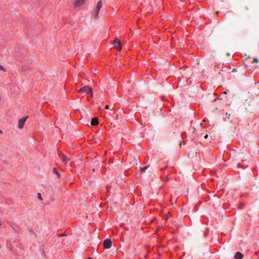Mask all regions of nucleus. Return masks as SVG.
I'll return each instance as SVG.
<instances>
[{
  "instance_id": "10",
  "label": "nucleus",
  "mask_w": 259,
  "mask_h": 259,
  "mask_svg": "<svg viewBox=\"0 0 259 259\" xmlns=\"http://www.w3.org/2000/svg\"><path fill=\"white\" fill-rule=\"evenodd\" d=\"M99 123V120L97 118H93L92 119L91 124L92 125H97Z\"/></svg>"
},
{
  "instance_id": "22",
  "label": "nucleus",
  "mask_w": 259,
  "mask_h": 259,
  "mask_svg": "<svg viewBox=\"0 0 259 259\" xmlns=\"http://www.w3.org/2000/svg\"><path fill=\"white\" fill-rule=\"evenodd\" d=\"M219 12H217V15H218L219 14Z\"/></svg>"
},
{
  "instance_id": "20",
  "label": "nucleus",
  "mask_w": 259,
  "mask_h": 259,
  "mask_svg": "<svg viewBox=\"0 0 259 259\" xmlns=\"http://www.w3.org/2000/svg\"><path fill=\"white\" fill-rule=\"evenodd\" d=\"M167 218H168V216L166 215L165 217V219L166 220Z\"/></svg>"
},
{
  "instance_id": "9",
  "label": "nucleus",
  "mask_w": 259,
  "mask_h": 259,
  "mask_svg": "<svg viewBox=\"0 0 259 259\" xmlns=\"http://www.w3.org/2000/svg\"><path fill=\"white\" fill-rule=\"evenodd\" d=\"M243 257V254L240 252H237L235 255L236 259H242Z\"/></svg>"
},
{
  "instance_id": "1",
  "label": "nucleus",
  "mask_w": 259,
  "mask_h": 259,
  "mask_svg": "<svg viewBox=\"0 0 259 259\" xmlns=\"http://www.w3.org/2000/svg\"><path fill=\"white\" fill-rule=\"evenodd\" d=\"M79 93H85L90 94L91 97H93V92L91 88L89 85H85L82 87L79 91Z\"/></svg>"
},
{
  "instance_id": "17",
  "label": "nucleus",
  "mask_w": 259,
  "mask_h": 259,
  "mask_svg": "<svg viewBox=\"0 0 259 259\" xmlns=\"http://www.w3.org/2000/svg\"><path fill=\"white\" fill-rule=\"evenodd\" d=\"M105 108H106V109H109V106H108V105H106V106H105Z\"/></svg>"
},
{
  "instance_id": "8",
  "label": "nucleus",
  "mask_w": 259,
  "mask_h": 259,
  "mask_svg": "<svg viewBox=\"0 0 259 259\" xmlns=\"http://www.w3.org/2000/svg\"><path fill=\"white\" fill-rule=\"evenodd\" d=\"M27 117H28V116H26V117H23L19 120V123H18V127L20 129L23 128L24 124Z\"/></svg>"
},
{
  "instance_id": "15",
  "label": "nucleus",
  "mask_w": 259,
  "mask_h": 259,
  "mask_svg": "<svg viewBox=\"0 0 259 259\" xmlns=\"http://www.w3.org/2000/svg\"><path fill=\"white\" fill-rule=\"evenodd\" d=\"M0 70H3L4 71H6V70L5 69L4 67L2 65H0Z\"/></svg>"
},
{
  "instance_id": "11",
  "label": "nucleus",
  "mask_w": 259,
  "mask_h": 259,
  "mask_svg": "<svg viewBox=\"0 0 259 259\" xmlns=\"http://www.w3.org/2000/svg\"><path fill=\"white\" fill-rule=\"evenodd\" d=\"M53 171L54 173H55L57 175L59 178L61 177L60 174L57 171V170L56 168H54Z\"/></svg>"
},
{
  "instance_id": "18",
  "label": "nucleus",
  "mask_w": 259,
  "mask_h": 259,
  "mask_svg": "<svg viewBox=\"0 0 259 259\" xmlns=\"http://www.w3.org/2000/svg\"><path fill=\"white\" fill-rule=\"evenodd\" d=\"M217 100H220V99L219 98L214 99V100H213V102H216Z\"/></svg>"
},
{
  "instance_id": "12",
  "label": "nucleus",
  "mask_w": 259,
  "mask_h": 259,
  "mask_svg": "<svg viewBox=\"0 0 259 259\" xmlns=\"http://www.w3.org/2000/svg\"><path fill=\"white\" fill-rule=\"evenodd\" d=\"M148 167H149V166H145L144 167H141L140 169H141V171H145V170L146 169H147Z\"/></svg>"
},
{
  "instance_id": "2",
  "label": "nucleus",
  "mask_w": 259,
  "mask_h": 259,
  "mask_svg": "<svg viewBox=\"0 0 259 259\" xmlns=\"http://www.w3.org/2000/svg\"><path fill=\"white\" fill-rule=\"evenodd\" d=\"M102 7V3L101 1H99L98 3L95 10V14H94V17L97 18L99 16V12Z\"/></svg>"
},
{
  "instance_id": "5",
  "label": "nucleus",
  "mask_w": 259,
  "mask_h": 259,
  "mask_svg": "<svg viewBox=\"0 0 259 259\" xmlns=\"http://www.w3.org/2000/svg\"><path fill=\"white\" fill-rule=\"evenodd\" d=\"M104 247L105 249H108L111 247L112 241L109 239H107L104 241Z\"/></svg>"
},
{
  "instance_id": "21",
  "label": "nucleus",
  "mask_w": 259,
  "mask_h": 259,
  "mask_svg": "<svg viewBox=\"0 0 259 259\" xmlns=\"http://www.w3.org/2000/svg\"><path fill=\"white\" fill-rule=\"evenodd\" d=\"M241 206H242V207H243L244 206V204H242Z\"/></svg>"
},
{
  "instance_id": "23",
  "label": "nucleus",
  "mask_w": 259,
  "mask_h": 259,
  "mask_svg": "<svg viewBox=\"0 0 259 259\" xmlns=\"http://www.w3.org/2000/svg\"><path fill=\"white\" fill-rule=\"evenodd\" d=\"M0 133H2V131L0 130Z\"/></svg>"
},
{
  "instance_id": "13",
  "label": "nucleus",
  "mask_w": 259,
  "mask_h": 259,
  "mask_svg": "<svg viewBox=\"0 0 259 259\" xmlns=\"http://www.w3.org/2000/svg\"><path fill=\"white\" fill-rule=\"evenodd\" d=\"M258 59L257 58H254L253 60L252 61V63H258Z\"/></svg>"
},
{
  "instance_id": "16",
  "label": "nucleus",
  "mask_w": 259,
  "mask_h": 259,
  "mask_svg": "<svg viewBox=\"0 0 259 259\" xmlns=\"http://www.w3.org/2000/svg\"><path fill=\"white\" fill-rule=\"evenodd\" d=\"M226 116L228 117V118H230V114H228V113H226Z\"/></svg>"
},
{
  "instance_id": "6",
  "label": "nucleus",
  "mask_w": 259,
  "mask_h": 259,
  "mask_svg": "<svg viewBox=\"0 0 259 259\" xmlns=\"http://www.w3.org/2000/svg\"><path fill=\"white\" fill-rule=\"evenodd\" d=\"M86 2V0H74L73 5L75 7H78L83 5Z\"/></svg>"
},
{
  "instance_id": "19",
  "label": "nucleus",
  "mask_w": 259,
  "mask_h": 259,
  "mask_svg": "<svg viewBox=\"0 0 259 259\" xmlns=\"http://www.w3.org/2000/svg\"><path fill=\"white\" fill-rule=\"evenodd\" d=\"M208 135H206L204 136V138H205V139H207V138H208Z\"/></svg>"
},
{
  "instance_id": "14",
  "label": "nucleus",
  "mask_w": 259,
  "mask_h": 259,
  "mask_svg": "<svg viewBox=\"0 0 259 259\" xmlns=\"http://www.w3.org/2000/svg\"><path fill=\"white\" fill-rule=\"evenodd\" d=\"M37 195H38V198L39 199H40V200H42V197H41V194H40L39 193H38L37 194Z\"/></svg>"
},
{
  "instance_id": "3",
  "label": "nucleus",
  "mask_w": 259,
  "mask_h": 259,
  "mask_svg": "<svg viewBox=\"0 0 259 259\" xmlns=\"http://www.w3.org/2000/svg\"><path fill=\"white\" fill-rule=\"evenodd\" d=\"M102 7V3L101 1H99L98 3L95 10V14H94V17L97 18L99 16V12Z\"/></svg>"
},
{
  "instance_id": "7",
  "label": "nucleus",
  "mask_w": 259,
  "mask_h": 259,
  "mask_svg": "<svg viewBox=\"0 0 259 259\" xmlns=\"http://www.w3.org/2000/svg\"><path fill=\"white\" fill-rule=\"evenodd\" d=\"M59 156L64 163H68L70 160L69 158L67 157L66 155L61 152L59 154Z\"/></svg>"
},
{
  "instance_id": "4",
  "label": "nucleus",
  "mask_w": 259,
  "mask_h": 259,
  "mask_svg": "<svg viewBox=\"0 0 259 259\" xmlns=\"http://www.w3.org/2000/svg\"><path fill=\"white\" fill-rule=\"evenodd\" d=\"M112 44L114 45L115 48L118 49L119 51L121 50L120 41L118 38H115Z\"/></svg>"
}]
</instances>
